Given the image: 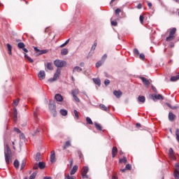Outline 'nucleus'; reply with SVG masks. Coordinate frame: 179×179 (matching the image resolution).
<instances>
[{
    "label": "nucleus",
    "instance_id": "nucleus-1",
    "mask_svg": "<svg viewBox=\"0 0 179 179\" xmlns=\"http://www.w3.org/2000/svg\"><path fill=\"white\" fill-rule=\"evenodd\" d=\"M6 150L4 151L6 163V164H10V163H12V156H10L12 151L8 144H6Z\"/></svg>",
    "mask_w": 179,
    "mask_h": 179
},
{
    "label": "nucleus",
    "instance_id": "nucleus-2",
    "mask_svg": "<svg viewBox=\"0 0 179 179\" xmlns=\"http://www.w3.org/2000/svg\"><path fill=\"white\" fill-rule=\"evenodd\" d=\"M49 110L52 114L53 117H57V105L54 101H50Z\"/></svg>",
    "mask_w": 179,
    "mask_h": 179
},
{
    "label": "nucleus",
    "instance_id": "nucleus-3",
    "mask_svg": "<svg viewBox=\"0 0 179 179\" xmlns=\"http://www.w3.org/2000/svg\"><path fill=\"white\" fill-rule=\"evenodd\" d=\"M61 75V69H57L55 73L54 74L53 78H51L48 80V82L52 83V82H55V80H58L59 79V76Z\"/></svg>",
    "mask_w": 179,
    "mask_h": 179
},
{
    "label": "nucleus",
    "instance_id": "nucleus-4",
    "mask_svg": "<svg viewBox=\"0 0 179 179\" xmlns=\"http://www.w3.org/2000/svg\"><path fill=\"white\" fill-rule=\"evenodd\" d=\"M54 64L58 69L59 68H64V66H65V65H66V62H65L64 60L56 59V60L54 61Z\"/></svg>",
    "mask_w": 179,
    "mask_h": 179
},
{
    "label": "nucleus",
    "instance_id": "nucleus-5",
    "mask_svg": "<svg viewBox=\"0 0 179 179\" xmlns=\"http://www.w3.org/2000/svg\"><path fill=\"white\" fill-rule=\"evenodd\" d=\"M176 31H177V29L176 27L173 28L170 31L169 36L166 37V41H171V40L174 38V34H176Z\"/></svg>",
    "mask_w": 179,
    "mask_h": 179
},
{
    "label": "nucleus",
    "instance_id": "nucleus-6",
    "mask_svg": "<svg viewBox=\"0 0 179 179\" xmlns=\"http://www.w3.org/2000/svg\"><path fill=\"white\" fill-rule=\"evenodd\" d=\"M34 51H36V52H38V55H43V54H47V52H48V50H40L38 48H37V47H34Z\"/></svg>",
    "mask_w": 179,
    "mask_h": 179
},
{
    "label": "nucleus",
    "instance_id": "nucleus-7",
    "mask_svg": "<svg viewBox=\"0 0 179 179\" xmlns=\"http://www.w3.org/2000/svg\"><path fill=\"white\" fill-rule=\"evenodd\" d=\"M164 96H163L162 94H155V96H152V100L154 101H156V100H164Z\"/></svg>",
    "mask_w": 179,
    "mask_h": 179
},
{
    "label": "nucleus",
    "instance_id": "nucleus-8",
    "mask_svg": "<svg viewBox=\"0 0 179 179\" xmlns=\"http://www.w3.org/2000/svg\"><path fill=\"white\" fill-rule=\"evenodd\" d=\"M38 78H39L41 80L45 79V71H39V73H38Z\"/></svg>",
    "mask_w": 179,
    "mask_h": 179
},
{
    "label": "nucleus",
    "instance_id": "nucleus-9",
    "mask_svg": "<svg viewBox=\"0 0 179 179\" xmlns=\"http://www.w3.org/2000/svg\"><path fill=\"white\" fill-rule=\"evenodd\" d=\"M55 99L56 101H64V97L62 96V95H61V94H56L55 95Z\"/></svg>",
    "mask_w": 179,
    "mask_h": 179
},
{
    "label": "nucleus",
    "instance_id": "nucleus-10",
    "mask_svg": "<svg viewBox=\"0 0 179 179\" xmlns=\"http://www.w3.org/2000/svg\"><path fill=\"white\" fill-rule=\"evenodd\" d=\"M140 79L142 80V82H143V85H145V86H149V85H150V82L146 78L140 77Z\"/></svg>",
    "mask_w": 179,
    "mask_h": 179
},
{
    "label": "nucleus",
    "instance_id": "nucleus-11",
    "mask_svg": "<svg viewBox=\"0 0 179 179\" xmlns=\"http://www.w3.org/2000/svg\"><path fill=\"white\" fill-rule=\"evenodd\" d=\"M113 94L115 96V97H117V99H120L122 96V92L121 90H114Z\"/></svg>",
    "mask_w": 179,
    "mask_h": 179
},
{
    "label": "nucleus",
    "instance_id": "nucleus-12",
    "mask_svg": "<svg viewBox=\"0 0 179 179\" xmlns=\"http://www.w3.org/2000/svg\"><path fill=\"white\" fill-rule=\"evenodd\" d=\"M169 121L173 122V121H174V120H176V115H174L172 112H169Z\"/></svg>",
    "mask_w": 179,
    "mask_h": 179
},
{
    "label": "nucleus",
    "instance_id": "nucleus-13",
    "mask_svg": "<svg viewBox=\"0 0 179 179\" xmlns=\"http://www.w3.org/2000/svg\"><path fill=\"white\" fill-rule=\"evenodd\" d=\"M117 153H118V148H117V147H113L112 149V157H115Z\"/></svg>",
    "mask_w": 179,
    "mask_h": 179
},
{
    "label": "nucleus",
    "instance_id": "nucleus-14",
    "mask_svg": "<svg viewBox=\"0 0 179 179\" xmlns=\"http://www.w3.org/2000/svg\"><path fill=\"white\" fill-rule=\"evenodd\" d=\"M51 163H55V151H52L50 155Z\"/></svg>",
    "mask_w": 179,
    "mask_h": 179
},
{
    "label": "nucleus",
    "instance_id": "nucleus-15",
    "mask_svg": "<svg viewBox=\"0 0 179 179\" xmlns=\"http://www.w3.org/2000/svg\"><path fill=\"white\" fill-rule=\"evenodd\" d=\"M138 101L139 103H145L146 101V98L145 97V96H138Z\"/></svg>",
    "mask_w": 179,
    "mask_h": 179
},
{
    "label": "nucleus",
    "instance_id": "nucleus-16",
    "mask_svg": "<svg viewBox=\"0 0 179 179\" xmlns=\"http://www.w3.org/2000/svg\"><path fill=\"white\" fill-rule=\"evenodd\" d=\"M92 80L95 85H97V86H100L101 85V80H100V78H93Z\"/></svg>",
    "mask_w": 179,
    "mask_h": 179
},
{
    "label": "nucleus",
    "instance_id": "nucleus-17",
    "mask_svg": "<svg viewBox=\"0 0 179 179\" xmlns=\"http://www.w3.org/2000/svg\"><path fill=\"white\" fill-rule=\"evenodd\" d=\"M76 171H78V166L75 165L71 169V171H70V175L73 176V174H75Z\"/></svg>",
    "mask_w": 179,
    "mask_h": 179
},
{
    "label": "nucleus",
    "instance_id": "nucleus-18",
    "mask_svg": "<svg viewBox=\"0 0 179 179\" xmlns=\"http://www.w3.org/2000/svg\"><path fill=\"white\" fill-rule=\"evenodd\" d=\"M38 164L41 170H43V169H45V164L44 163V162H39Z\"/></svg>",
    "mask_w": 179,
    "mask_h": 179
},
{
    "label": "nucleus",
    "instance_id": "nucleus-19",
    "mask_svg": "<svg viewBox=\"0 0 179 179\" xmlns=\"http://www.w3.org/2000/svg\"><path fill=\"white\" fill-rule=\"evenodd\" d=\"M71 141H66L64 146L63 147L64 150L68 149V148H69V146H71Z\"/></svg>",
    "mask_w": 179,
    "mask_h": 179
},
{
    "label": "nucleus",
    "instance_id": "nucleus-20",
    "mask_svg": "<svg viewBox=\"0 0 179 179\" xmlns=\"http://www.w3.org/2000/svg\"><path fill=\"white\" fill-rule=\"evenodd\" d=\"M99 108L101 110H103V111H106L108 112V108H107V106H106L103 103H100L99 104Z\"/></svg>",
    "mask_w": 179,
    "mask_h": 179
},
{
    "label": "nucleus",
    "instance_id": "nucleus-21",
    "mask_svg": "<svg viewBox=\"0 0 179 179\" xmlns=\"http://www.w3.org/2000/svg\"><path fill=\"white\" fill-rule=\"evenodd\" d=\"M59 113L61 115H63V117H66V115H68V110L65 109H61Z\"/></svg>",
    "mask_w": 179,
    "mask_h": 179
},
{
    "label": "nucleus",
    "instance_id": "nucleus-22",
    "mask_svg": "<svg viewBox=\"0 0 179 179\" xmlns=\"http://www.w3.org/2000/svg\"><path fill=\"white\" fill-rule=\"evenodd\" d=\"M76 72H82V68H80L79 66H76L73 69V73Z\"/></svg>",
    "mask_w": 179,
    "mask_h": 179
},
{
    "label": "nucleus",
    "instance_id": "nucleus-23",
    "mask_svg": "<svg viewBox=\"0 0 179 179\" xmlns=\"http://www.w3.org/2000/svg\"><path fill=\"white\" fill-rule=\"evenodd\" d=\"M69 51L67 48H64L61 50V55H68Z\"/></svg>",
    "mask_w": 179,
    "mask_h": 179
},
{
    "label": "nucleus",
    "instance_id": "nucleus-24",
    "mask_svg": "<svg viewBox=\"0 0 179 179\" xmlns=\"http://www.w3.org/2000/svg\"><path fill=\"white\" fill-rule=\"evenodd\" d=\"M71 94L72 96H76L77 94H79V89H74L71 90Z\"/></svg>",
    "mask_w": 179,
    "mask_h": 179
},
{
    "label": "nucleus",
    "instance_id": "nucleus-25",
    "mask_svg": "<svg viewBox=\"0 0 179 179\" xmlns=\"http://www.w3.org/2000/svg\"><path fill=\"white\" fill-rule=\"evenodd\" d=\"M94 125H95V128L98 131H102L103 130V127H101V126L99 124H98L96 122H94Z\"/></svg>",
    "mask_w": 179,
    "mask_h": 179
},
{
    "label": "nucleus",
    "instance_id": "nucleus-26",
    "mask_svg": "<svg viewBox=\"0 0 179 179\" xmlns=\"http://www.w3.org/2000/svg\"><path fill=\"white\" fill-rule=\"evenodd\" d=\"M104 64V60H99L98 62L96 63V68H100L101 65Z\"/></svg>",
    "mask_w": 179,
    "mask_h": 179
},
{
    "label": "nucleus",
    "instance_id": "nucleus-27",
    "mask_svg": "<svg viewBox=\"0 0 179 179\" xmlns=\"http://www.w3.org/2000/svg\"><path fill=\"white\" fill-rule=\"evenodd\" d=\"M87 173H89V166H84L83 168L82 173L83 174H87Z\"/></svg>",
    "mask_w": 179,
    "mask_h": 179
},
{
    "label": "nucleus",
    "instance_id": "nucleus-28",
    "mask_svg": "<svg viewBox=\"0 0 179 179\" xmlns=\"http://www.w3.org/2000/svg\"><path fill=\"white\" fill-rule=\"evenodd\" d=\"M6 45H7L9 55H12V45L9 43H7Z\"/></svg>",
    "mask_w": 179,
    "mask_h": 179
},
{
    "label": "nucleus",
    "instance_id": "nucleus-29",
    "mask_svg": "<svg viewBox=\"0 0 179 179\" xmlns=\"http://www.w3.org/2000/svg\"><path fill=\"white\" fill-rule=\"evenodd\" d=\"M19 166H20V163L19 162V160L15 159L14 161V167H15V169H19Z\"/></svg>",
    "mask_w": 179,
    "mask_h": 179
},
{
    "label": "nucleus",
    "instance_id": "nucleus-30",
    "mask_svg": "<svg viewBox=\"0 0 179 179\" xmlns=\"http://www.w3.org/2000/svg\"><path fill=\"white\" fill-rule=\"evenodd\" d=\"M41 152H37L36 153V158H35L36 162H40V160L41 159Z\"/></svg>",
    "mask_w": 179,
    "mask_h": 179
},
{
    "label": "nucleus",
    "instance_id": "nucleus-31",
    "mask_svg": "<svg viewBox=\"0 0 179 179\" xmlns=\"http://www.w3.org/2000/svg\"><path fill=\"white\" fill-rule=\"evenodd\" d=\"M87 124H89L90 125H93V121H92V119L90 117H86Z\"/></svg>",
    "mask_w": 179,
    "mask_h": 179
},
{
    "label": "nucleus",
    "instance_id": "nucleus-32",
    "mask_svg": "<svg viewBox=\"0 0 179 179\" xmlns=\"http://www.w3.org/2000/svg\"><path fill=\"white\" fill-rule=\"evenodd\" d=\"M96 47H97V42L94 43V44L92 45V46L91 48V51L90 52L89 54H90V52H92V51H94V50H96Z\"/></svg>",
    "mask_w": 179,
    "mask_h": 179
},
{
    "label": "nucleus",
    "instance_id": "nucleus-33",
    "mask_svg": "<svg viewBox=\"0 0 179 179\" xmlns=\"http://www.w3.org/2000/svg\"><path fill=\"white\" fill-rule=\"evenodd\" d=\"M47 69L49 71H52V69H53V68H52V63L48 62V64H47Z\"/></svg>",
    "mask_w": 179,
    "mask_h": 179
},
{
    "label": "nucleus",
    "instance_id": "nucleus-34",
    "mask_svg": "<svg viewBox=\"0 0 179 179\" xmlns=\"http://www.w3.org/2000/svg\"><path fill=\"white\" fill-rule=\"evenodd\" d=\"M18 48H20V50H22L24 47H25V45L23 43V42H20L17 43Z\"/></svg>",
    "mask_w": 179,
    "mask_h": 179
},
{
    "label": "nucleus",
    "instance_id": "nucleus-35",
    "mask_svg": "<svg viewBox=\"0 0 179 179\" xmlns=\"http://www.w3.org/2000/svg\"><path fill=\"white\" fill-rule=\"evenodd\" d=\"M17 110L16 109V108H15V110H14V121H17Z\"/></svg>",
    "mask_w": 179,
    "mask_h": 179
},
{
    "label": "nucleus",
    "instance_id": "nucleus-36",
    "mask_svg": "<svg viewBox=\"0 0 179 179\" xmlns=\"http://www.w3.org/2000/svg\"><path fill=\"white\" fill-rule=\"evenodd\" d=\"M134 54L136 57H139V50H138V48L134 49Z\"/></svg>",
    "mask_w": 179,
    "mask_h": 179
},
{
    "label": "nucleus",
    "instance_id": "nucleus-37",
    "mask_svg": "<svg viewBox=\"0 0 179 179\" xmlns=\"http://www.w3.org/2000/svg\"><path fill=\"white\" fill-rule=\"evenodd\" d=\"M25 166H26V161L24 159H23L21 163L20 170H23V169H24Z\"/></svg>",
    "mask_w": 179,
    "mask_h": 179
},
{
    "label": "nucleus",
    "instance_id": "nucleus-38",
    "mask_svg": "<svg viewBox=\"0 0 179 179\" xmlns=\"http://www.w3.org/2000/svg\"><path fill=\"white\" fill-rule=\"evenodd\" d=\"M37 176V172L35 171L30 176H29V179H34L36 178V176Z\"/></svg>",
    "mask_w": 179,
    "mask_h": 179
},
{
    "label": "nucleus",
    "instance_id": "nucleus-39",
    "mask_svg": "<svg viewBox=\"0 0 179 179\" xmlns=\"http://www.w3.org/2000/svg\"><path fill=\"white\" fill-rule=\"evenodd\" d=\"M64 179H76V176H69V174H67L65 176Z\"/></svg>",
    "mask_w": 179,
    "mask_h": 179
},
{
    "label": "nucleus",
    "instance_id": "nucleus-40",
    "mask_svg": "<svg viewBox=\"0 0 179 179\" xmlns=\"http://www.w3.org/2000/svg\"><path fill=\"white\" fill-rule=\"evenodd\" d=\"M127 157H124L123 158L120 159L119 160V163H127Z\"/></svg>",
    "mask_w": 179,
    "mask_h": 179
},
{
    "label": "nucleus",
    "instance_id": "nucleus-41",
    "mask_svg": "<svg viewBox=\"0 0 179 179\" xmlns=\"http://www.w3.org/2000/svg\"><path fill=\"white\" fill-rule=\"evenodd\" d=\"M73 100L76 101V103H80V99H78V96L73 95Z\"/></svg>",
    "mask_w": 179,
    "mask_h": 179
},
{
    "label": "nucleus",
    "instance_id": "nucleus-42",
    "mask_svg": "<svg viewBox=\"0 0 179 179\" xmlns=\"http://www.w3.org/2000/svg\"><path fill=\"white\" fill-rule=\"evenodd\" d=\"M173 176L176 179H179V172L174 171Z\"/></svg>",
    "mask_w": 179,
    "mask_h": 179
},
{
    "label": "nucleus",
    "instance_id": "nucleus-43",
    "mask_svg": "<svg viewBox=\"0 0 179 179\" xmlns=\"http://www.w3.org/2000/svg\"><path fill=\"white\" fill-rule=\"evenodd\" d=\"M73 113H74L75 117L77 118V120H79V113H78V110H74Z\"/></svg>",
    "mask_w": 179,
    "mask_h": 179
},
{
    "label": "nucleus",
    "instance_id": "nucleus-44",
    "mask_svg": "<svg viewBox=\"0 0 179 179\" xmlns=\"http://www.w3.org/2000/svg\"><path fill=\"white\" fill-rule=\"evenodd\" d=\"M176 171V172L179 173V163H176L175 164V171Z\"/></svg>",
    "mask_w": 179,
    "mask_h": 179
},
{
    "label": "nucleus",
    "instance_id": "nucleus-45",
    "mask_svg": "<svg viewBox=\"0 0 179 179\" xmlns=\"http://www.w3.org/2000/svg\"><path fill=\"white\" fill-rule=\"evenodd\" d=\"M139 20L141 24H143V20H145V17H143V15H140Z\"/></svg>",
    "mask_w": 179,
    "mask_h": 179
},
{
    "label": "nucleus",
    "instance_id": "nucleus-46",
    "mask_svg": "<svg viewBox=\"0 0 179 179\" xmlns=\"http://www.w3.org/2000/svg\"><path fill=\"white\" fill-rule=\"evenodd\" d=\"M131 169H132V166L129 164H127L125 166V170H131Z\"/></svg>",
    "mask_w": 179,
    "mask_h": 179
},
{
    "label": "nucleus",
    "instance_id": "nucleus-47",
    "mask_svg": "<svg viewBox=\"0 0 179 179\" xmlns=\"http://www.w3.org/2000/svg\"><path fill=\"white\" fill-rule=\"evenodd\" d=\"M39 168L38 163H36L33 166V170H38Z\"/></svg>",
    "mask_w": 179,
    "mask_h": 179
},
{
    "label": "nucleus",
    "instance_id": "nucleus-48",
    "mask_svg": "<svg viewBox=\"0 0 179 179\" xmlns=\"http://www.w3.org/2000/svg\"><path fill=\"white\" fill-rule=\"evenodd\" d=\"M176 136L177 141L179 139V129H177L176 131Z\"/></svg>",
    "mask_w": 179,
    "mask_h": 179
},
{
    "label": "nucleus",
    "instance_id": "nucleus-49",
    "mask_svg": "<svg viewBox=\"0 0 179 179\" xmlns=\"http://www.w3.org/2000/svg\"><path fill=\"white\" fill-rule=\"evenodd\" d=\"M78 155L80 159H82L83 157V154H82V151L78 150Z\"/></svg>",
    "mask_w": 179,
    "mask_h": 179
},
{
    "label": "nucleus",
    "instance_id": "nucleus-50",
    "mask_svg": "<svg viewBox=\"0 0 179 179\" xmlns=\"http://www.w3.org/2000/svg\"><path fill=\"white\" fill-rule=\"evenodd\" d=\"M15 132H17V134H21L22 131L19 128L14 127Z\"/></svg>",
    "mask_w": 179,
    "mask_h": 179
},
{
    "label": "nucleus",
    "instance_id": "nucleus-51",
    "mask_svg": "<svg viewBox=\"0 0 179 179\" xmlns=\"http://www.w3.org/2000/svg\"><path fill=\"white\" fill-rule=\"evenodd\" d=\"M104 85L105 86H108V85H110V80L106 79L104 81Z\"/></svg>",
    "mask_w": 179,
    "mask_h": 179
},
{
    "label": "nucleus",
    "instance_id": "nucleus-52",
    "mask_svg": "<svg viewBox=\"0 0 179 179\" xmlns=\"http://www.w3.org/2000/svg\"><path fill=\"white\" fill-rule=\"evenodd\" d=\"M139 58H140L141 59H145V54L141 53V54L139 55Z\"/></svg>",
    "mask_w": 179,
    "mask_h": 179
},
{
    "label": "nucleus",
    "instance_id": "nucleus-53",
    "mask_svg": "<svg viewBox=\"0 0 179 179\" xmlns=\"http://www.w3.org/2000/svg\"><path fill=\"white\" fill-rule=\"evenodd\" d=\"M83 178H89V176H87V173H82Z\"/></svg>",
    "mask_w": 179,
    "mask_h": 179
},
{
    "label": "nucleus",
    "instance_id": "nucleus-54",
    "mask_svg": "<svg viewBox=\"0 0 179 179\" xmlns=\"http://www.w3.org/2000/svg\"><path fill=\"white\" fill-rule=\"evenodd\" d=\"M120 12H121V9L117 8V9L115 10V15H120Z\"/></svg>",
    "mask_w": 179,
    "mask_h": 179
},
{
    "label": "nucleus",
    "instance_id": "nucleus-55",
    "mask_svg": "<svg viewBox=\"0 0 179 179\" xmlns=\"http://www.w3.org/2000/svg\"><path fill=\"white\" fill-rule=\"evenodd\" d=\"M13 104L15 106H17V104H19V99H16L13 101Z\"/></svg>",
    "mask_w": 179,
    "mask_h": 179
},
{
    "label": "nucleus",
    "instance_id": "nucleus-56",
    "mask_svg": "<svg viewBox=\"0 0 179 179\" xmlns=\"http://www.w3.org/2000/svg\"><path fill=\"white\" fill-rule=\"evenodd\" d=\"M151 87L155 93H157V89H156L155 86L152 85Z\"/></svg>",
    "mask_w": 179,
    "mask_h": 179
},
{
    "label": "nucleus",
    "instance_id": "nucleus-57",
    "mask_svg": "<svg viewBox=\"0 0 179 179\" xmlns=\"http://www.w3.org/2000/svg\"><path fill=\"white\" fill-rule=\"evenodd\" d=\"M111 24H112V26H117V21H111Z\"/></svg>",
    "mask_w": 179,
    "mask_h": 179
},
{
    "label": "nucleus",
    "instance_id": "nucleus-58",
    "mask_svg": "<svg viewBox=\"0 0 179 179\" xmlns=\"http://www.w3.org/2000/svg\"><path fill=\"white\" fill-rule=\"evenodd\" d=\"M20 138V139H24V138H25L24 134L23 133H21Z\"/></svg>",
    "mask_w": 179,
    "mask_h": 179
},
{
    "label": "nucleus",
    "instance_id": "nucleus-59",
    "mask_svg": "<svg viewBox=\"0 0 179 179\" xmlns=\"http://www.w3.org/2000/svg\"><path fill=\"white\" fill-rule=\"evenodd\" d=\"M27 60L29 61L31 64H33V62H34V60H33V59H31V57H28Z\"/></svg>",
    "mask_w": 179,
    "mask_h": 179
},
{
    "label": "nucleus",
    "instance_id": "nucleus-60",
    "mask_svg": "<svg viewBox=\"0 0 179 179\" xmlns=\"http://www.w3.org/2000/svg\"><path fill=\"white\" fill-rule=\"evenodd\" d=\"M173 153H174V150H173V148H170L169 149V154L173 155Z\"/></svg>",
    "mask_w": 179,
    "mask_h": 179
},
{
    "label": "nucleus",
    "instance_id": "nucleus-61",
    "mask_svg": "<svg viewBox=\"0 0 179 179\" xmlns=\"http://www.w3.org/2000/svg\"><path fill=\"white\" fill-rule=\"evenodd\" d=\"M102 59H103V60L107 59V54H104V55L102 56Z\"/></svg>",
    "mask_w": 179,
    "mask_h": 179
},
{
    "label": "nucleus",
    "instance_id": "nucleus-62",
    "mask_svg": "<svg viewBox=\"0 0 179 179\" xmlns=\"http://www.w3.org/2000/svg\"><path fill=\"white\" fill-rule=\"evenodd\" d=\"M137 9H142V4L141 3L138 4Z\"/></svg>",
    "mask_w": 179,
    "mask_h": 179
},
{
    "label": "nucleus",
    "instance_id": "nucleus-63",
    "mask_svg": "<svg viewBox=\"0 0 179 179\" xmlns=\"http://www.w3.org/2000/svg\"><path fill=\"white\" fill-rule=\"evenodd\" d=\"M38 132H40V131H38V129H37L36 131H34V134H32L33 136H35V135H37V133H38Z\"/></svg>",
    "mask_w": 179,
    "mask_h": 179
},
{
    "label": "nucleus",
    "instance_id": "nucleus-64",
    "mask_svg": "<svg viewBox=\"0 0 179 179\" xmlns=\"http://www.w3.org/2000/svg\"><path fill=\"white\" fill-rule=\"evenodd\" d=\"M43 179H52V178L51 177H48V176H45L44 178H43Z\"/></svg>",
    "mask_w": 179,
    "mask_h": 179
}]
</instances>
